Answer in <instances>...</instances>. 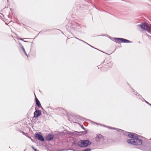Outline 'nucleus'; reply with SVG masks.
I'll use <instances>...</instances> for the list:
<instances>
[{
    "instance_id": "nucleus-19",
    "label": "nucleus",
    "mask_w": 151,
    "mask_h": 151,
    "mask_svg": "<svg viewBox=\"0 0 151 151\" xmlns=\"http://www.w3.org/2000/svg\"><path fill=\"white\" fill-rule=\"evenodd\" d=\"M20 131L21 132L23 135H25L28 138H30V136H29V135L27 133H25L24 132L21 131L20 130Z\"/></svg>"
},
{
    "instance_id": "nucleus-12",
    "label": "nucleus",
    "mask_w": 151,
    "mask_h": 151,
    "mask_svg": "<svg viewBox=\"0 0 151 151\" xmlns=\"http://www.w3.org/2000/svg\"><path fill=\"white\" fill-rule=\"evenodd\" d=\"M79 142L80 141H79L77 143H76L75 142H73L72 145V147L76 149H78L77 147L78 146L81 147V146H80L79 145Z\"/></svg>"
},
{
    "instance_id": "nucleus-10",
    "label": "nucleus",
    "mask_w": 151,
    "mask_h": 151,
    "mask_svg": "<svg viewBox=\"0 0 151 151\" xmlns=\"http://www.w3.org/2000/svg\"><path fill=\"white\" fill-rule=\"evenodd\" d=\"M104 139V137L101 134L98 135L95 138V140L99 142L103 140Z\"/></svg>"
},
{
    "instance_id": "nucleus-29",
    "label": "nucleus",
    "mask_w": 151,
    "mask_h": 151,
    "mask_svg": "<svg viewBox=\"0 0 151 151\" xmlns=\"http://www.w3.org/2000/svg\"><path fill=\"white\" fill-rule=\"evenodd\" d=\"M145 102L147 103V104L148 105H149V106H151V104H150V103H149L147 101H145Z\"/></svg>"
},
{
    "instance_id": "nucleus-18",
    "label": "nucleus",
    "mask_w": 151,
    "mask_h": 151,
    "mask_svg": "<svg viewBox=\"0 0 151 151\" xmlns=\"http://www.w3.org/2000/svg\"><path fill=\"white\" fill-rule=\"evenodd\" d=\"M107 67H108V66H106V68H105L104 67V65L103 67L101 68V71H106L109 68H107Z\"/></svg>"
},
{
    "instance_id": "nucleus-14",
    "label": "nucleus",
    "mask_w": 151,
    "mask_h": 151,
    "mask_svg": "<svg viewBox=\"0 0 151 151\" xmlns=\"http://www.w3.org/2000/svg\"><path fill=\"white\" fill-rule=\"evenodd\" d=\"M122 43H130L132 42L126 39H125L123 38L122 39Z\"/></svg>"
},
{
    "instance_id": "nucleus-26",
    "label": "nucleus",
    "mask_w": 151,
    "mask_h": 151,
    "mask_svg": "<svg viewBox=\"0 0 151 151\" xmlns=\"http://www.w3.org/2000/svg\"><path fill=\"white\" fill-rule=\"evenodd\" d=\"M24 39L27 40V39H29V38H24ZM24 39L20 38V40H22L24 42H29V41H24Z\"/></svg>"
},
{
    "instance_id": "nucleus-40",
    "label": "nucleus",
    "mask_w": 151,
    "mask_h": 151,
    "mask_svg": "<svg viewBox=\"0 0 151 151\" xmlns=\"http://www.w3.org/2000/svg\"><path fill=\"white\" fill-rule=\"evenodd\" d=\"M50 30L49 29H48V30H46V31H47V30Z\"/></svg>"
},
{
    "instance_id": "nucleus-36",
    "label": "nucleus",
    "mask_w": 151,
    "mask_h": 151,
    "mask_svg": "<svg viewBox=\"0 0 151 151\" xmlns=\"http://www.w3.org/2000/svg\"><path fill=\"white\" fill-rule=\"evenodd\" d=\"M109 39H111V37L109 36Z\"/></svg>"
},
{
    "instance_id": "nucleus-34",
    "label": "nucleus",
    "mask_w": 151,
    "mask_h": 151,
    "mask_svg": "<svg viewBox=\"0 0 151 151\" xmlns=\"http://www.w3.org/2000/svg\"><path fill=\"white\" fill-rule=\"evenodd\" d=\"M33 150H34V151H38L37 150V149H35V148H34V149H33Z\"/></svg>"
},
{
    "instance_id": "nucleus-6",
    "label": "nucleus",
    "mask_w": 151,
    "mask_h": 151,
    "mask_svg": "<svg viewBox=\"0 0 151 151\" xmlns=\"http://www.w3.org/2000/svg\"><path fill=\"white\" fill-rule=\"evenodd\" d=\"M148 24L146 22L142 23L141 24L138 25V26L142 29L145 30H148L147 27H148Z\"/></svg>"
},
{
    "instance_id": "nucleus-3",
    "label": "nucleus",
    "mask_w": 151,
    "mask_h": 151,
    "mask_svg": "<svg viewBox=\"0 0 151 151\" xmlns=\"http://www.w3.org/2000/svg\"><path fill=\"white\" fill-rule=\"evenodd\" d=\"M73 27L78 31H79L81 28V24L75 22H73L71 24Z\"/></svg>"
},
{
    "instance_id": "nucleus-24",
    "label": "nucleus",
    "mask_w": 151,
    "mask_h": 151,
    "mask_svg": "<svg viewBox=\"0 0 151 151\" xmlns=\"http://www.w3.org/2000/svg\"><path fill=\"white\" fill-rule=\"evenodd\" d=\"M104 126L105 127H106L107 128H108L110 129H116V128H115V127H110V126H105V125H104Z\"/></svg>"
},
{
    "instance_id": "nucleus-22",
    "label": "nucleus",
    "mask_w": 151,
    "mask_h": 151,
    "mask_svg": "<svg viewBox=\"0 0 151 151\" xmlns=\"http://www.w3.org/2000/svg\"><path fill=\"white\" fill-rule=\"evenodd\" d=\"M75 132H78V133H80L83 134H87V131L86 130L85 131L80 132H78L76 131Z\"/></svg>"
},
{
    "instance_id": "nucleus-33",
    "label": "nucleus",
    "mask_w": 151,
    "mask_h": 151,
    "mask_svg": "<svg viewBox=\"0 0 151 151\" xmlns=\"http://www.w3.org/2000/svg\"><path fill=\"white\" fill-rule=\"evenodd\" d=\"M33 150H34V151H38L37 150V149H35V148H34V149H33Z\"/></svg>"
},
{
    "instance_id": "nucleus-31",
    "label": "nucleus",
    "mask_w": 151,
    "mask_h": 151,
    "mask_svg": "<svg viewBox=\"0 0 151 151\" xmlns=\"http://www.w3.org/2000/svg\"><path fill=\"white\" fill-rule=\"evenodd\" d=\"M93 48H94V49H96V50H99V51H101V52H103V51H101L100 50H99V49H97V48H95V47H93Z\"/></svg>"
},
{
    "instance_id": "nucleus-7",
    "label": "nucleus",
    "mask_w": 151,
    "mask_h": 151,
    "mask_svg": "<svg viewBox=\"0 0 151 151\" xmlns=\"http://www.w3.org/2000/svg\"><path fill=\"white\" fill-rule=\"evenodd\" d=\"M132 92L134 93V94L138 97L139 99L142 100V101H145V102L146 101L145 99L143 98L141 95L138 93L136 91H135L134 89H132Z\"/></svg>"
},
{
    "instance_id": "nucleus-16",
    "label": "nucleus",
    "mask_w": 151,
    "mask_h": 151,
    "mask_svg": "<svg viewBox=\"0 0 151 151\" xmlns=\"http://www.w3.org/2000/svg\"><path fill=\"white\" fill-rule=\"evenodd\" d=\"M75 117L78 119H80L81 120H82L83 121H84V120H86V119L83 118L81 116H79L78 115L76 116Z\"/></svg>"
},
{
    "instance_id": "nucleus-9",
    "label": "nucleus",
    "mask_w": 151,
    "mask_h": 151,
    "mask_svg": "<svg viewBox=\"0 0 151 151\" xmlns=\"http://www.w3.org/2000/svg\"><path fill=\"white\" fill-rule=\"evenodd\" d=\"M35 101L36 103V106L39 108H41L42 110H44L43 108L42 107L41 104L37 99V98L36 97L35 95Z\"/></svg>"
},
{
    "instance_id": "nucleus-35",
    "label": "nucleus",
    "mask_w": 151,
    "mask_h": 151,
    "mask_svg": "<svg viewBox=\"0 0 151 151\" xmlns=\"http://www.w3.org/2000/svg\"><path fill=\"white\" fill-rule=\"evenodd\" d=\"M30 138V139H31V140L33 142V140L32 138H31V137H30V138Z\"/></svg>"
},
{
    "instance_id": "nucleus-23",
    "label": "nucleus",
    "mask_w": 151,
    "mask_h": 151,
    "mask_svg": "<svg viewBox=\"0 0 151 151\" xmlns=\"http://www.w3.org/2000/svg\"><path fill=\"white\" fill-rule=\"evenodd\" d=\"M122 132L123 133V134L124 136H128L129 132H126L124 130V131H122Z\"/></svg>"
},
{
    "instance_id": "nucleus-15",
    "label": "nucleus",
    "mask_w": 151,
    "mask_h": 151,
    "mask_svg": "<svg viewBox=\"0 0 151 151\" xmlns=\"http://www.w3.org/2000/svg\"><path fill=\"white\" fill-rule=\"evenodd\" d=\"M19 45H20L21 48L22 49V50L23 52L25 54V55L27 56V57H28V55L27 54L25 50V49L24 48V47L22 45V44L20 43H19Z\"/></svg>"
},
{
    "instance_id": "nucleus-13",
    "label": "nucleus",
    "mask_w": 151,
    "mask_h": 151,
    "mask_svg": "<svg viewBox=\"0 0 151 151\" xmlns=\"http://www.w3.org/2000/svg\"><path fill=\"white\" fill-rule=\"evenodd\" d=\"M122 38H116L115 37L114 38V40H116L117 42L119 43H122ZM117 43V42H116Z\"/></svg>"
},
{
    "instance_id": "nucleus-37",
    "label": "nucleus",
    "mask_w": 151,
    "mask_h": 151,
    "mask_svg": "<svg viewBox=\"0 0 151 151\" xmlns=\"http://www.w3.org/2000/svg\"><path fill=\"white\" fill-rule=\"evenodd\" d=\"M31 147L33 149H34V148H35V147H33V146H31Z\"/></svg>"
},
{
    "instance_id": "nucleus-8",
    "label": "nucleus",
    "mask_w": 151,
    "mask_h": 151,
    "mask_svg": "<svg viewBox=\"0 0 151 151\" xmlns=\"http://www.w3.org/2000/svg\"><path fill=\"white\" fill-rule=\"evenodd\" d=\"M106 60L105 59L104 62L101 63V64L103 63H105L106 64H105L104 65V67L106 68V66H108L107 68H111L112 66V64L111 62H107L106 61Z\"/></svg>"
},
{
    "instance_id": "nucleus-1",
    "label": "nucleus",
    "mask_w": 151,
    "mask_h": 151,
    "mask_svg": "<svg viewBox=\"0 0 151 151\" xmlns=\"http://www.w3.org/2000/svg\"><path fill=\"white\" fill-rule=\"evenodd\" d=\"M128 136L131 138L127 140L128 144L137 146L140 145L143 143L142 140L139 138L138 135L136 134L129 132Z\"/></svg>"
},
{
    "instance_id": "nucleus-32",
    "label": "nucleus",
    "mask_w": 151,
    "mask_h": 151,
    "mask_svg": "<svg viewBox=\"0 0 151 151\" xmlns=\"http://www.w3.org/2000/svg\"><path fill=\"white\" fill-rule=\"evenodd\" d=\"M43 113L44 114H46L47 113L46 111L44 110L43 111Z\"/></svg>"
},
{
    "instance_id": "nucleus-20",
    "label": "nucleus",
    "mask_w": 151,
    "mask_h": 151,
    "mask_svg": "<svg viewBox=\"0 0 151 151\" xmlns=\"http://www.w3.org/2000/svg\"><path fill=\"white\" fill-rule=\"evenodd\" d=\"M147 28L148 30H146L148 32H149L150 31H151V26L149 24L148 27H147Z\"/></svg>"
},
{
    "instance_id": "nucleus-4",
    "label": "nucleus",
    "mask_w": 151,
    "mask_h": 151,
    "mask_svg": "<svg viewBox=\"0 0 151 151\" xmlns=\"http://www.w3.org/2000/svg\"><path fill=\"white\" fill-rule=\"evenodd\" d=\"M35 138L42 142H44L45 140V139L41 134V132L37 133L35 134Z\"/></svg>"
},
{
    "instance_id": "nucleus-39",
    "label": "nucleus",
    "mask_w": 151,
    "mask_h": 151,
    "mask_svg": "<svg viewBox=\"0 0 151 151\" xmlns=\"http://www.w3.org/2000/svg\"><path fill=\"white\" fill-rule=\"evenodd\" d=\"M97 67L98 68V69H99V68L98 67V66H97Z\"/></svg>"
},
{
    "instance_id": "nucleus-5",
    "label": "nucleus",
    "mask_w": 151,
    "mask_h": 151,
    "mask_svg": "<svg viewBox=\"0 0 151 151\" xmlns=\"http://www.w3.org/2000/svg\"><path fill=\"white\" fill-rule=\"evenodd\" d=\"M35 111L34 113V116L33 118H37L39 117L42 114V111L39 109H37V107L35 108Z\"/></svg>"
},
{
    "instance_id": "nucleus-17",
    "label": "nucleus",
    "mask_w": 151,
    "mask_h": 151,
    "mask_svg": "<svg viewBox=\"0 0 151 151\" xmlns=\"http://www.w3.org/2000/svg\"><path fill=\"white\" fill-rule=\"evenodd\" d=\"M76 38L78 40H79V41H81L85 43H86V44L88 45L89 46H90L91 47H93L91 45H90V44H88V43L87 42H85V41L83 40H82L80 39H79V38H78L77 37H76Z\"/></svg>"
},
{
    "instance_id": "nucleus-41",
    "label": "nucleus",
    "mask_w": 151,
    "mask_h": 151,
    "mask_svg": "<svg viewBox=\"0 0 151 151\" xmlns=\"http://www.w3.org/2000/svg\"><path fill=\"white\" fill-rule=\"evenodd\" d=\"M48 108H50V107H48Z\"/></svg>"
},
{
    "instance_id": "nucleus-25",
    "label": "nucleus",
    "mask_w": 151,
    "mask_h": 151,
    "mask_svg": "<svg viewBox=\"0 0 151 151\" xmlns=\"http://www.w3.org/2000/svg\"><path fill=\"white\" fill-rule=\"evenodd\" d=\"M74 122L75 123H78V124H80V125L81 126V127L85 131H86V130L85 129V128L83 127V125H81V124H80L79 123H77V122Z\"/></svg>"
},
{
    "instance_id": "nucleus-30",
    "label": "nucleus",
    "mask_w": 151,
    "mask_h": 151,
    "mask_svg": "<svg viewBox=\"0 0 151 151\" xmlns=\"http://www.w3.org/2000/svg\"><path fill=\"white\" fill-rule=\"evenodd\" d=\"M92 122L94 124H99V125H101V124H99L97 123H96V122Z\"/></svg>"
},
{
    "instance_id": "nucleus-38",
    "label": "nucleus",
    "mask_w": 151,
    "mask_h": 151,
    "mask_svg": "<svg viewBox=\"0 0 151 151\" xmlns=\"http://www.w3.org/2000/svg\"><path fill=\"white\" fill-rule=\"evenodd\" d=\"M33 106H32L31 107V109H30L32 110V109H33Z\"/></svg>"
},
{
    "instance_id": "nucleus-27",
    "label": "nucleus",
    "mask_w": 151,
    "mask_h": 151,
    "mask_svg": "<svg viewBox=\"0 0 151 151\" xmlns=\"http://www.w3.org/2000/svg\"><path fill=\"white\" fill-rule=\"evenodd\" d=\"M115 130H116L118 132H122V131H124V130H122V129H119L118 128H116V129H115Z\"/></svg>"
},
{
    "instance_id": "nucleus-42",
    "label": "nucleus",
    "mask_w": 151,
    "mask_h": 151,
    "mask_svg": "<svg viewBox=\"0 0 151 151\" xmlns=\"http://www.w3.org/2000/svg\"><path fill=\"white\" fill-rule=\"evenodd\" d=\"M58 29V30H59L60 31V30H59V29Z\"/></svg>"
},
{
    "instance_id": "nucleus-2",
    "label": "nucleus",
    "mask_w": 151,
    "mask_h": 151,
    "mask_svg": "<svg viewBox=\"0 0 151 151\" xmlns=\"http://www.w3.org/2000/svg\"><path fill=\"white\" fill-rule=\"evenodd\" d=\"M91 143V142L88 139L81 140L80 141L79 145L81 146V147L85 148L90 145Z\"/></svg>"
},
{
    "instance_id": "nucleus-21",
    "label": "nucleus",
    "mask_w": 151,
    "mask_h": 151,
    "mask_svg": "<svg viewBox=\"0 0 151 151\" xmlns=\"http://www.w3.org/2000/svg\"><path fill=\"white\" fill-rule=\"evenodd\" d=\"M146 149L147 151H151V145L148 146Z\"/></svg>"
},
{
    "instance_id": "nucleus-11",
    "label": "nucleus",
    "mask_w": 151,
    "mask_h": 151,
    "mask_svg": "<svg viewBox=\"0 0 151 151\" xmlns=\"http://www.w3.org/2000/svg\"><path fill=\"white\" fill-rule=\"evenodd\" d=\"M54 135L52 134H48L46 137V140L50 141L53 140L54 138Z\"/></svg>"
},
{
    "instance_id": "nucleus-28",
    "label": "nucleus",
    "mask_w": 151,
    "mask_h": 151,
    "mask_svg": "<svg viewBox=\"0 0 151 151\" xmlns=\"http://www.w3.org/2000/svg\"><path fill=\"white\" fill-rule=\"evenodd\" d=\"M67 132L68 134L70 135H72L74 134L73 132H70L69 131H68V132Z\"/></svg>"
},
{
    "instance_id": "nucleus-43",
    "label": "nucleus",
    "mask_w": 151,
    "mask_h": 151,
    "mask_svg": "<svg viewBox=\"0 0 151 151\" xmlns=\"http://www.w3.org/2000/svg\"><path fill=\"white\" fill-rule=\"evenodd\" d=\"M40 32L39 33V34H40Z\"/></svg>"
}]
</instances>
